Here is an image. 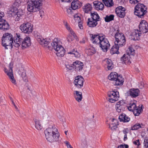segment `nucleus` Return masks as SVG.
Segmentation results:
<instances>
[{
    "instance_id": "nucleus-1",
    "label": "nucleus",
    "mask_w": 148,
    "mask_h": 148,
    "mask_svg": "<svg viewBox=\"0 0 148 148\" xmlns=\"http://www.w3.org/2000/svg\"><path fill=\"white\" fill-rule=\"evenodd\" d=\"M90 36L93 43L99 44L103 51L106 52L107 51L110 45L108 40L106 38V36L105 35L92 34Z\"/></svg>"
},
{
    "instance_id": "nucleus-2",
    "label": "nucleus",
    "mask_w": 148,
    "mask_h": 148,
    "mask_svg": "<svg viewBox=\"0 0 148 148\" xmlns=\"http://www.w3.org/2000/svg\"><path fill=\"white\" fill-rule=\"evenodd\" d=\"M45 138L47 140L51 143L58 141L60 134L58 129L55 126H51L45 131Z\"/></svg>"
},
{
    "instance_id": "nucleus-3",
    "label": "nucleus",
    "mask_w": 148,
    "mask_h": 148,
    "mask_svg": "<svg viewBox=\"0 0 148 148\" xmlns=\"http://www.w3.org/2000/svg\"><path fill=\"white\" fill-rule=\"evenodd\" d=\"M13 42V36L11 34L6 33L3 35L2 38V45L5 49L12 48Z\"/></svg>"
},
{
    "instance_id": "nucleus-4",
    "label": "nucleus",
    "mask_w": 148,
    "mask_h": 148,
    "mask_svg": "<svg viewBox=\"0 0 148 148\" xmlns=\"http://www.w3.org/2000/svg\"><path fill=\"white\" fill-rule=\"evenodd\" d=\"M51 45L54 49L57 52L56 55L58 56L62 57L64 56L65 50L60 44L57 38H56L53 40Z\"/></svg>"
},
{
    "instance_id": "nucleus-5",
    "label": "nucleus",
    "mask_w": 148,
    "mask_h": 148,
    "mask_svg": "<svg viewBox=\"0 0 148 148\" xmlns=\"http://www.w3.org/2000/svg\"><path fill=\"white\" fill-rule=\"evenodd\" d=\"M108 79L115 82L114 85L117 86L121 85L124 82V79L121 75L118 76L117 73L115 72H111L108 77Z\"/></svg>"
},
{
    "instance_id": "nucleus-6",
    "label": "nucleus",
    "mask_w": 148,
    "mask_h": 148,
    "mask_svg": "<svg viewBox=\"0 0 148 148\" xmlns=\"http://www.w3.org/2000/svg\"><path fill=\"white\" fill-rule=\"evenodd\" d=\"M147 7L143 4L138 3L135 7L134 14L139 17L143 16L147 12Z\"/></svg>"
},
{
    "instance_id": "nucleus-7",
    "label": "nucleus",
    "mask_w": 148,
    "mask_h": 148,
    "mask_svg": "<svg viewBox=\"0 0 148 148\" xmlns=\"http://www.w3.org/2000/svg\"><path fill=\"white\" fill-rule=\"evenodd\" d=\"M118 32L115 34V41L114 42V44L117 45L120 47L124 46L125 44L126 40L123 34L121 33Z\"/></svg>"
},
{
    "instance_id": "nucleus-8",
    "label": "nucleus",
    "mask_w": 148,
    "mask_h": 148,
    "mask_svg": "<svg viewBox=\"0 0 148 148\" xmlns=\"http://www.w3.org/2000/svg\"><path fill=\"white\" fill-rule=\"evenodd\" d=\"M143 107L142 105H141L140 108L136 107L135 103L132 102L127 106V108L129 110L132 111L135 116H138L142 111V108Z\"/></svg>"
},
{
    "instance_id": "nucleus-9",
    "label": "nucleus",
    "mask_w": 148,
    "mask_h": 148,
    "mask_svg": "<svg viewBox=\"0 0 148 148\" xmlns=\"http://www.w3.org/2000/svg\"><path fill=\"white\" fill-rule=\"evenodd\" d=\"M21 30L25 33L29 34L33 30V26L30 23L27 22L22 24L20 27Z\"/></svg>"
},
{
    "instance_id": "nucleus-10",
    "label": "nucleus",
    "mask_w": 148,
    "mask_h": 148,
    "mask_svg": "<svg viewBox=\"0 0 148 148\" xmlns=\"http://www.w3.org/2000/svg\"><path fill=\"white\" fill-rule=\"evenodd\" d=\"M4 71L8 76L11 82L14 85H16L17 84L13 76L11 64H9L8 69L5 68Z\"/></svg>"
},
{
    "instance_id": "nucleus-11",
    "label": "nucleus",
    "mask_w": 148,
    "mask_h": 148,
    "mask_svg": "<svg viewBox=\"0 0 148 148\" xmlns=\"http://www.w3.org/2000/svg\"><path fill=\"white\" fill-rule=\"evenodd\" d=\"M27 9L28 11L35 12L38 11L40 9V7L30 0L27 3Z\"/></svg>"
},
{
    "instance_id": "nucleus-12",
    "label": "nucleus",
    "mask_w": 148,
    "mask_h": 148,
    "mask_svg": "<svg viewBox=\"0 0 148 148\" xmlns=\"http://www.w3.org/2000/svg\"><path fill=\"white\" fill-rule=\"evenodd\" d=\"M108 101L112 103H114L118 100L119 94L118 92L112 91L110 92L108 94Z\"/></svg>"
},
{
    "instance_id": "nucleus-13",
    "label": "nucleus",
    "mask_w": 148,
    "mask_h": 148,
    "mask_svg": "<svg viewBox=\"0 0 148 148\" xmlns=\"http://www.w3.org/2000/svg\"><path fill=\"white\" fill-rule=\"evenodd\" d=\"M63 23L66 29L72 35L71 36L69 35L68 36L67 38L68 41L69 42L72 41L75 37V34L71 28L70 27L69 25L66 21L64 20L63 21Z\"/></svg>"
},
{
    "instance_id": "nucleus-14",
    "label": "nucleus",
    "mask_w": 148,
    "mask_h": 148,
    "mask_svg": "<svg viewBox=\"0 0 148 148\" xmlns=\"http://www.w3.org/2000/svg\"><path fill=\"white\" fill-rule=\"evenodd\" d=\"M23 38L24 37L22 34L17 33L13 42L14 46L18 48L20 46Z\"/></svg>"
},
{
    "instance_id": "nucleus-15",
    "label": "nucleus",
    "mask_w": 148,
    "mask_h": 148,
    "mask_svg": "<svg viewBox=\"0 0 148 148\" xmlns=\"http://www.w3.org/2000/svg\"><path fill=\"white\" fill-rule=\"evenodd\" d=\"M139 30L143 34L148 32V23L146 21L143 20L141 21L139 25Z\"/></svg>"
},
{
    "instance_id": "nucleus-16",
    "label": "nucleus",
    "mask_w": 148,
    "mask_h": 148,
    "mask_svg": "<svg viewBox=\"0 0 148 148\" xmlns=\"http://www.w3.org/2000/svg\"><path fill=\"white\" fill-rule=\"evenodd\" d=\"M84 81V79L81 76H78L75 77L73 83L76 87L81 88L83 86Z\"/></svg>"
},
{
    "instance_id": "nucleus-17",
    "label": "nucleus",
    "mask_w": 148,
    "mask_h": 148,
    "mask_svg": "<svg viewBox=\"0 0 148 148\" xmlns=\"http://www.w3.org/2000/svg\"><path fill=\"white\" fill-rule=\"evenodd\" d=\"M126 103L124 100H121L117 103L116 105V111L118 112H121L125 109Z\"/></svg>"
},
{
    "instance_id": "nucleus-18",
    "label": "nucleus",
    "mask_w": 148,
    "mask_h": 148,
    "mask_svg": "<svg viewBox=\"0 0 148 148\" xmlns=\"http://www.w3.org/2000/svg\"><path fill=\"white\" fill-rule=\"evenodd\" d=\"M125 10L126 9L125 8L120 6L116 9L115 12L118 16L121 18H123L125 15Z\"/></svg>"
},
{
    "instance_id": "nucleus-19",
    "label": "nucleus",
    "mask_w": 148,
    "mask_h": 148,
    "mask_svg": "<svg viewBox=\"0 0 148 148\" xmlns=\"http://www.w3.org/2000/svg\"><path fill=\"white\" fill-rule=\"evenodd\" d=\"M36 39L39 43L43 47L49 49V46H48L49 42L46 39H44L42 37L40 36H37Z\"/></svg>"
},
{
    "instance_id": "nucleus-20",
    "label": "nucleus",
    "mask_w": 148,
    "mask_h": 148,
    "mask_svg": "<svg viewBox=\"0 0 148 148\" xmlns=\"http://www.w3.org/2000/svg\"><path fill=\"white\" fill-rule=\"evenodd\" d=\"M31 44L30 38L29 37L27 36L24 38L21 44L22 49H24L29 47Z\"/></svg>"
},
{
    "instance_id": "nucleus-21",
    "label": "nucleus",
    "mask_w": 148,
    "mask_h": 148,
    "mask_svg": "<svg viewBox=\"0 0 148 148\" xmlns=\"http://www.w3.org/2000/svg\"><path fill=\"white\" fill-rule=\"evenodd\" d=\"M130 95L132 97L135 98L138 96L140 93V91L138 88H132L129 91Z\"/></svg>"
},
{
    "instance_id": "nucleus-22",
    "label": "nucleus",
    "mask_w": 148,
    "mask_h": 148,
    "mask_svg": "<svg viewBox=\"0 0 148 148\" xmlns=\"http://www.w3.org/2000/svg\"><path fill=\"white\" fill-rule=\"evenodd\" d=\"M131 56L130 55H129L128 54L126 53L124 54L123 56L121 58V60L124 63L129 64L131 63L130 59Z\"/></svg>"
},
{
    "instance_id": "nucleus-23",
    "label": "nucleus",
    "mask_w": 148,
    "mask_h": 148,
    "mask_svg": "<svg viewBox=\"0 0 148 148\" xmlns=\"http://www.w3.org/2000/svg\"><path fill=\"white\" fill-rule=\"evenodd\" d=\"M74 68L77 71H80L83 69L84 64L82 62L79 61H76L73 63Z\"/></svg>"
},
{
    "instance_id": "nucleus-24",
    "label": "nucleus",
    "mask_w": 148,
    "mask_h": 148,
    "mask_svg": "<svg viewBox=\"0 0 148 148\" xmlns=\"http://www.w3.org/2000/svg\"><path fill=\"white\" fill-rule=\"evenodd\" d=\"M142 33L138 29H135L132 32V35L133 37L134 40H139L140 39V37Z\"/></svg>"
},
{
    "instance_id": "nucleus-25",
    "label": "nucleus",
    "mask_w": 148,
    "mask_h": 148,
    "mask_svg": "<svg viewBox=\"0 0 148 148\" xmlns=\"http://www.w3.org/2000/svg\"><path fill=\"white\" fill-rule=\"evenodd\" d=\"M74 96L75 100L78 102H80L82 99V92L77 91H75L73 93Z\"/></svg>"
},
{
    "instance_id": "nucleus-26",
    "label": "nucleus",
    "mask_w": 148,
    "mask_h": 148,
    "mask_svg": "<svg viewBox=\"0 0 148 148\" xmlns=\"http://www.w3.org/2000/svg\"><path fill=\"white\" fill-rule=\"evenodd\" d=\"M93 3L96 10H103L104 5L101 2L98 1H95L93 2Z\"/></svg>"
},
{
    "instance_id": "nucleus-27",
    "label": "nucleus",
    "mask_w": 148,
    "mask_h": 148,
    "mask_svg": "<svg viewBox=\"0 0 148 148\" xmlns=\"http://www.w3.org/2000/svg\"><path fill=\"white\" fill-rule=\"evenodd\" d=\"M103 63L107 66L108 70H111L113 68V64L112 61L109 59H106L103 61Z\"/></svg>"
},
{
    "instance_id": "nucleus-28",
    "label": "nucleus",
    "mask_w": 148,
    "mask_h": 148,
    "mask_svg": "<svg viewBox=\"0 0 148 148\" xmlns=\"http://www.w3.org/2000/svg\"><path fill=\"white\" fill-rule=\"evenodd\" d=\"M9 25L5 20L0 21V29L3 30H7L9 28Z\"/></svg>"
},
{
    "instance_id": "nucleus-29",
    "label": "nucleus",
    "mask_w": 148,
    "mask_h": 148,
    "mask_svg": "<svg viewBox=\"0 0 148 148\" xmlns=\"http://www.w3.org/2000/svg\"><path fill=\"white\" fill-rule=\"evenodd\" d=\"M18 73L22 77L23 81L27 82L28 80L25 71L23 69H20L18 71Z\"/></svg>"
},
{
    "instance_id": "nucleus-30",
    "label": "nucleus",
    "mask_w": 148,
    "mask_h": 148,
    "mask_svg": "<svg viewBox=\"0 0 148 148\" xmlns=\"http://www.w3.org/2000/svg\"><path fill=\"white\" fill-rule=\"evenodd\" d=\"M34 121L36 129L39 130H41L42 127L40 120L38 119H34Z\"/></svg>"
},
{
    "instance_id": "nucleus-31",
    "label": "nucleus",
    "mask_w": 148,
    "mask_h": 148,
    "mask_svg": "<svg viewBox=\"0 0 148 148\" xmlns=\"http://www.w3.org/2000/svg\"><path fill=\"white\" fill-rule=\"evenodd\" d=\"M82 5L81 3L79 1L74 0L71 4V8L73 10H75L79 8Z\"/></svg>"
},
{
    "instance_id": "nucleus-32",
    "label": "nucleus",
    "mask_w": 148,
    "mask_h": 148,
    "mask_svg": "<svg viewBox=\"0 0 148 148\" xmlns=\"http://www.w3.org/2000/svg\"><path fill=\"white\" fill-rule=\"evenodd\" d=\"M97 24V21L93 20L90 18L88 19L87 24L89 27H95Z\"/></svg>"
},
{
    "instance_id": "nucleus-33",
    "label": "nucleus",
    "mask_w": 148,
    "mask_h": 148,
    "mask_svg": "<svg viewBox=\"0 0 148 148\" xmlns=\"http://www.w3.org/2000/svg\"><path fill=\"white\" fill-rule=\"evenodd\" d=\"M18 13V9L16 7H12L9 9V14L10 15V16L16 17V13Z\"/></svg>"
},
{
    "instance_id": "nucleus-34",
    "label": "nucleus",
    "mask_w": 148,
    "mask_h": 148,
    "mask_svg": "<svg viewBox=\"0 0 148 148\" xmlns=\"http://www.w3.org/2000/svg\"><path fill=\"white\" fill-rule=\"evenodd\" d=\"M111 121L112 122H114V123H110L109 124V127L112 130H115L117 128V120L114 119H112Z\"/></svg>"
},
{
    "instance_id": "nucleus-35",
    "label": "nucleus",
    "mask_w": 148,
    "mask_h": 148,
    "mask_svg": "<svg viewBox=\"0 0 148 148\" xmlns=\"http://www.w3.org/2000/svg\"><path fill=\"white\" fill-rule=\"evenodd\" d=\"M90 13L91 19L97 22L101 21V18L97 12H90Z\"/></svg>"
},
{
    "instance_id": "nucleus-36",
    "label": "nucleus",
    "mask_w": 148,
    "mask_h": 148,
    "mask_svg": "<svg viewBox=\"0 0 148 148\" xmlns=\"http://www.w3.org/2000/svg\"><path fill=\"white\" fill-rule=\"evenodd\" d=\"M120 47L118 46L117 45H115L114 44V45L113 46L110 50L111 53L112 54H113L115 53L117 54H119V52L118 50L119 48Z\"/></svg>"
},
{
    "instance_id": "nucleus-37",
    "label": "nucleus",
    "mask_w": 148,
    "mask_h": 148,
    "mask_svg": "<svg viewBox=\"0 0 148 148\" xmlns=\"http://www.w3.org/2000/svg\"><path fill=\"white\" fill-rule=\"evenodd\" d=\"M92 9L91 5L90 4L88 3L85 5L83 7V9L85 13H87L90 11Z\"/></svg>"
},
{
    "instance_id": "nucleus-38",
    "label": "nucleus",
    "mask_w": 148,
    "mask_h": 148,
    "mask_svg": "<svg viewBox=\"0 0 148 148\" xmlns=\"http://www.w3.org/2000/svg\"><path fill=\"white\" fill-rule=\"evenodd\" d=\"M144 127V125L139 123H137L131 127L132 130H136L140 128H143Z\"/></svg>"
},
{
    "instance_id": "nucleus-39",
    "label": "nucleus",
    "mask_w": 148,
    "mask_h": 148,
    "mask_svg": "<svg viewBox=\"0 0 148 148\" xmlns=\"http://www.w3.org/2000/svg\"><path fill=\"white\" fill-rule=\"evenodd\" d=\"M126 53L129 55L133 56L135 54V50L131 47H129L127 50Z\"/></svg>"
},
{
    "instance_id": "nucleus-40",
    "label": "nucleus",
    "mask_w": 148,
    "mask_h": 148,
    "mask_svg": "<svg viewBox=\"0 0 148 148\" xmlns=\"http://www.w3.org/2000/svg\"><path fill=\"white\" fill-rule=\"evenodd\" d=\"M105 5L108 7H110L113 5V3L112 0H102Z\"/></svg>"
},
{
    "instance_id": "nucleus-41",
    "label": "nucleus",
    "mask_w": 148,
    "mask_h": 148,
    "mask_svg": "<svg viewBox=\"0 0 148 148\" xmlns=\"http://www.w3.org/2000/svg\"><path fill=\"white\" fill-rule=\"evenodd\" d=\"M114 16L112 14L107 15L105 17V20L106 22H109L114 20Z\"/></svg>"
},
{
    "instance_id": "nucleus-42",
    "label": "nucleus",
    "mask_w": 148,
    "mask_h": 148,
    "mask_svg": "<svg viewBox=\"0 0 148 148\" xmlns=\"http://www.w3.org/2000/svg\"><path fill=\"white\" fill-rule=\"evenodd\" d=\"M37 5L40 7L42 5L43 0H30Z\"/></svg>"
},
{
    "instance_id": "nucleus-43",
    "label": "nucleus",
    "mask_w": 148,
    "mask_h": 148,
    "mask_svg": "<svg viewBox=\"0 0 148 148\" xmlns=\"http://www.w3.org/2000/svg\"><path fill=\"white\" fill-rule=\"evenodd\" d=\"M74 17L75 20L77 22L79 21L80 20V18L79 14H75L74 16Z\"/></svg>"
},
{
    "instance_id": "nucleus-44",
    "label": "nucleus",
    "mask_w": 148,
    "mask_h": 148,
    "mask_svg": "<svg viewBox=\"0 0 148 148\" xmlns=\"http://www.w3.org/2000/svg\"><path fill=\"white\" fill-rule=\"evenodd\" d=\"M65 66L66 68L70 70H72L74 68V66L73 65V64H66Z\"/></svg>"
},
{
    "instance_id": "nucleus-45",
    "label": "nucleus",
    "mask_w": 148,
    "mask_h": 148,
    "mask_svg": "<svg viewBox=\"0 0 148 148\" xmlns=\"http://www.w3.org/2000/svg\"><path fill=\"white\" fill-rule=\"evenodd\" d=\"M126 115L125 114H121L119 116V119L121 121H123V119L125 118Z\"/></svg>"
},
{
    "instance_id": "nucleus-46",
    "label": "nucleus",
    "mask_w": 148,
    "mask_h": 148,
    "mask_svg": "<svg viewBox=\"0 0 148 148\" xmlns=\"http://www.w3.org/2000/svg\"><path fill=\"white\" fill-rule=\"evenodd\" d=\"M144 146L146 148H148V137H146L144 141Z\"/></svg>"
},
{
    "instance_id": "nucleus-47",
    "label": "nucleus",
    "mask_w": 148,
    "mask_h": 148,
    "mask_svg": "<svg viewBox=\"0 0 148 148\" xmlns=\"http://www.w3.org/2000/svg\"><path fill=\"white\" fill-rule=\"evenodd\" d=\"M20 3L21 2L19 0H16L14 2V5L15 6V7L17 8L20 5Z\"/></svg>"
},
{
    "instance_id": "nucleus-48",
    "label": "nucleus",
    "mask_w": 148,
    "mask_h": 148,
    "mask_svg": "<svg viewBox=\"0 0 148 148\" xmlns=\"http://www.w3.org/2000/svg\"><path fill=\"white\" fill-rule=\"evenodd\" d=\"M73 55H74L75 57L79 58L80 55V54L77 51H75V49H73Z\"/></svg>"
},
{
    "instance_id": "nucleus-49",
    "label": "nucleus",
    "mask_w": 148,
    "mask_h": 148,
    "mask_svg": "<svg viewBox=\"0 0 148 148\" xmlns=\"http://www.w3.org/2000/svg\"><path fill=\"white\" fill-rule=\"evenodd\" d=\"M16 17H14L15 18V20L18 21L19 19V17L21 16V14H20V12H18V13H16Z\"/></svg>"
},
{
    "instance_id": "nucleus-50",
    "label": "nucleus",
    "mask_w": 148,
    "mask_h": 148,
    "mask_svg": "<svg viewBox=\"0 0 148 148\" xmlns=\"http://www.w3.org/2000/svg\"><path fill=\"white\" fill-rule=\"evenodd\" d=\"M140 0H130V2L132 4L134 5L137 3Z\"/></svg>"
},
{
    "instance_id": "nucleus-51",
    "label": "nucleus",
    "mask_w": 148,
    "mask_h": 148,
    "mask_svg": "<svg viewBox=\"0 0 148 148\" xmlns=\"http://www.w3.org/2000/svg\"><path fill=\"white\" fill-rule=\"evenodd\" d=\"M130 120V118L128 117V116L126 115L123 119V122H128Z\"/></svg>"
},
{
    "instance_id": "nucleus-52",
    "label": "nucleus",
    "mask_w": 148,
    "mask_h": 148,
    "mask_svg": "<svg viewBox=\"0 0 148 148\" xmlns=\"http://www.w3.org/2000/svg\"><path fill=\"white\" fill-rule=\"evenodd\" d=\"M71 8H69L67 9V12L68 14H71L73 13V11L71 10Z\"/></svg>"
},
{
    "instance_id": "nucleus-53",
    "label": "nucleus",
    "mask_w": 148,
    "mask_h": 148,
    "mask_svg": "<svg viewBox=\"0 0 148 148\" xmlns=\"http://www.w3.org/2000/svg\"><path fill=\"white\" fill-rule=\"evenodd\" d=\"M128 129L127 128L124 129L122 131L123 135L127 134L128 133Z\"/></svg>"
},
{
    "instance_id": "nucleus-54",
    "label": "nucleus",
    "mask_w": 148,
    "mask_h": 148,
    "mask_svg": "<svg viewBox=\"0 0 148 148\" xmlns=\"http://www.w3.org/2000/svg\"><path fill=\"white\" fill-rule=\"evenodd\" d=\"M4 16V13L3 12L1 11L0 10V20L1 21L2 20H4V19H2V18Z\"/></svg>"
},
{
    "instance_id": "nucleus-55",
    "label": "nucleus",
    "mask_w": 148,
    "mask_h": 148,
    "mask_svg": "<svg viewBox=\"0 0 148 148\" xmlns=\"http://www.w3.org/2000/svg\"><path fill=\"white\" fill-rule=\"evenodd\" d=\"M78 26L80 29H82L83 28V27L82 25V23L81 22L79 21L78 22Z\"/></svg>"
},
{
    "instance_id": "nucleus-56",
    "label": "nucleus",
    "mask_w": 148,
    "mask_h": 148,
    "mask_svg": "<svg viewBox=\"0 0 148 148\" xmlns=\"http://www.w3.org/2000/svg\"><path fill=\"white\" fill-rule=\"evenodd\" d=\"M133 143L134 144L136 145H137L138 146H139L140 142L139 140H138L135 141Z\"/></svg>"
},
{
    "instance_id": "nucleus-57",
    "label": "nucleus",
    "mask_w": 148,
    "mask_h": 148,
    "mask_svg": "<svg viewBox=\"0 0 148 148\" xmlns=\"http://www.w3.org/2000/svg\"><path fill=\"white\" fill-rule=\"evenodd\" d=\"M88 51L89 52H91V53H90V54H91V55L92 54L95 53V49H94V50H92V51H91V49H89L88 50Z\"/></svg>"
},
{
    "instance_id": "nucleus-58",
    "label": "nucleus",
    "mask_w": 148,
    "mask_h": 148,
    "mask_svg": "<svg viewBox=\"0 0 148 148\" xmlns=\"http://www.w3.org/2000/svg\"><path fill=\"white\" fill-rule=\"evenodd\" d=\"M144 83L143 82H141L140 83V85L139 86V87L140 88H142L144 87Z\"/></svg>"
},
{
    "instance_id": "nucleus-59",
    "label": "nucleus",
    "mask_w": 148,
    "mask_h": 148,
    "mask_svg": "<svg viewBox=\"0 0 148 148\" xmlns=\"http://www.w3.org/2000/svg\"><path fill=\"white\" fill-rule=\"evenodd\" d=\"M14 106L15 108V109L17 110H18V108L17 107V106H16L15 105V103L14 102H13V103H12Z\"/></svg>"
},
{
    "instance_id": "nucleus-60",
    "label": "nucleus",
    "mask_w": 148,
    "mask_h": 148,
    "mask_svg": "<svg viewBox=\"0 0 148 148\" xmlns=\"http://www.w3.org/2000/svg\"><path fill=\"white\" fill-rule=\"evenodd\" d=\"M127 134H125V135H123L124 136V141L126 140L127 139Z\"/></svg>"
},
{
    "instance_id": "nucleus-61",
    "label": "nucleus",
    "mask_w": 148,
    "mask_h": 148,
    "mask_svg": "<svg viewBox=\"0 0 148 148\" xmlns=\"http://www.w3.org/2000/svg\"><path fill=\"white\" fill-rule=\"evenodd\" d=\"M62 2H70L72 0H61Z\"/></svg>"
},
{
    "instance_id": "nucleus-62",
    "label": "nucleus",
    "mask_w": 148,
    "mask_h": 148,
    "mask_svg": "<svg viewBox=\"0 0 148 148\" xmlns=\"http://www.w3.org/2000/svg\"><path fill=\"white\" fill-rule=\"evenodd\" d=\"M73 50L72 51H70L68 52V54H72L73 55Z\"/></svg>"
},
{
    "instance_id": "nucleus-63",
    "label": "nucleus",
    "mask_w": 148,
    "mask_h": 148,
    "mask_svg": "<svg viewBox=\"0 0 148 148\" xmlns=\"http://www.w3.org/2000/svg\"><path fill=\"white\" fill-rule=\"evenodd\" d=\"M65 143L66 144L67 147L68 146V145H70L69 144V142L67 141H66L65 142Z\"/></svg>"
},
{
    "instance_id": "nucleus-64",
    "label": "nucleus",
    "mask_w": 148,
    "mask_h": 148,
    "mask_svg": "<svg viewBox=\"0 0 148 148\" xmlns=\"http://www.w3.org/2000/svg\"><path fill=\"white\" fill-rule=\"evenodd\" d=\"M124 146L125 147V148H128L129 147V146L127 145H124Z\"/></svg>"
}]
</instances>
